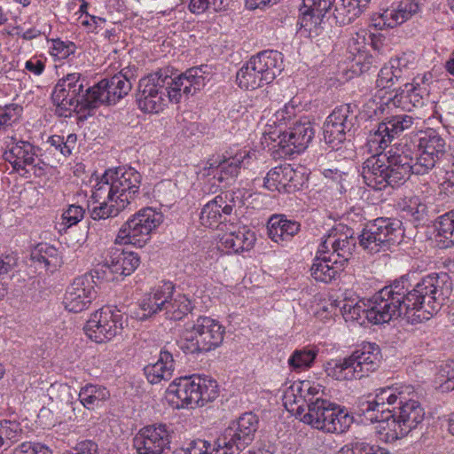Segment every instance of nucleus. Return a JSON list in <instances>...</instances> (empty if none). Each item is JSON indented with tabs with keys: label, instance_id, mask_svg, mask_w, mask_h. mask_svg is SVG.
Masks as SVG:
<instances>
[{
	"label": "nucleus",
	"instance_id": "f257e3e1",
	"mask_svg": "<svg viewBox=\"0 0 454 454\" xmlns=\"http://www.w3.org/2000/svg\"><path fill=\"white\" fill-rule=\"evenodd\" d=\"M450 289L446 273L429 274L416 284H411L409 274L403 275L364 302L356 323L361 326L381 325L399 317L421 323L441 309Z\"/></svg>",
	"mask_w": 454,
	"mask_h": 454
},
{
	"label": "nucleus",
	"instance_id": "f03ea898",
	"mask_svg": "<svg viewBox=\"0 0 454 454\" xmlns=\"http://www.w3.org/2000/svg\"><path fill=\"white\" fill-rule=\"evenodd\" d=\"M450 146L434 129L419 134L417 151L390 149L370 156L363 163L364 183L378 191L403 184L411 174L425 175L449 156Z\"/></svg>",
	"mask_w": 454,
	"mask_h": 454
},
{
	"label": "nucleus",
	"instance_id": "7ed1b4c3",
	"mask_svg": "<svg viewBox=\"0 0 454 454\" xmlns=\"http://www.w3.org/2000/svg\"><path fill=\"white\" fill-rule=\"evenodd\" d=\"M135 81L130 70L122 69L85 89V78L80 73L68 74L58 81L51 92L55 114L67 118L74 111L90 113L103 105H115L130 92Z\"/></svg>",
	"mask_w": 454,
	"mask_h": 454
},
{
	"label": "nucleus",
	"instance_id": "20e7f679",
	"mask_svg": "<svg viewBox=\"0 0 454 454\" xmlns=\"http://www.w3.org/2000/svg\"><path fill=\"white\" fill-rule=\"evenodd\" d=\"M207 66L193 67L176 77L160 69L139 80L136 100L145 113L157 114L164 109L168 101L178 103L183 95L189 97L206 84Z\"/></svg>",
	"mask_w": 454,
	"mask_h": 454
},
{
	"label": "nucleus",
	"instance_id": "39448f33",
	"mask_svg": "<svg viewBox=\"0 0 454 454\" xmlns=\"http://www.w3.org/2000/svg\"><path fill=\"white\" fill-rule=\"evenodd\" d=\"M318 394V388L310 387L309 382H299L285 392L283 399L285 406L295 411L302 422L321 430L322 423L326 421L335 403L317 396Z\"/></svg>",
	"mask_w": 454,
	"mask_h": 454
},
{
	"label": "nucleus",
	"instance_id": "423d86ee",
	"mask_svg": "<svg viewBox=\"0 0 454 454\" xmlns=\"http://www.w3.org/2000/svg\"><path fill=\"white\" fill-rule=\"evenodd\" d=\"M142 319L162 313L165 318L174 321L184 319L195 309L194 301L182 293H176L172 282H163L146 294L139 303Z\"/></svg>",
	"mask_w": 454,
	"mask_h": 454
},
{
	"label": "nucleus",
	"instance_id": "0eeeda50",
	"mask_svg": "<svg viewBox=\"0 0 454 454\" xmlns=\"http://www.w3.org/2000/svg\"><path fill=\"white\" fill-rule=\"evenodd\" d=\"M225 328L216 319L199 316L192 324H187L179 340V348L185 354L202 355L220 347Z\"/></svg>",
	"mask_w": 454,
	"mask_h": 454
},
{
	"label": "nucleus",
	"instance_id": "6e6552de",
	"mask_svg": "<svg viewBox=\"0 0 454 454\" xmlns=\"http://www.w3.org/2000/svg\"><path fill=\"white\" fill-rule=\"evenodd\" d=\"M380 359L379 347L369 343L349 356L327 362L325 369L326 374L336 380H352L375 372L380 367Z\"/></svg>",
	"mask_w": 454,
	"mask_h": 454
},
{
	"label": "nucleus",
	"instance_id": "1a4fd4ad",
	"mask_svg": "<svg viewBox=\"0 0 454 454\" xmlns=\"http://www.w3.org/2000/svg\"><path fill=\"white\" fill-rule=\"evenodd\" d=\"M283 70L282 53L263 51L253 56L237 73L239 86L245 90H255L272 82Z\"/></svg>",
	"mask_w": 454,
	"mask_h": 454
},
{
	"label": "nucleus",
	"instance_id": "9d476101",
	"mask_svg": "<svg viewBox=\"0 0 454 454\" xmlns=\"http://www.w3.org/2000/svg\"><path fill=\"white\" fill-rule=\"evenodd\" d=\"M259 419L253 412H245L232 420L215 442V454H240L254 440Z\"/></svg>",
	"mask_w": 454,
	"mask_h": 454
},
{
	"label": "nucleus",
	"instance_id": "9b49d317",
	"mask_svg": "<svg viewBox=\"0 0 454 454\" xmlns=\"http://www.w3.org/2000/svg\"><path fill=\"white\" fill-rule=\"evenodd\" d=\"M168 393L181 402L182 408L193 409L214 401L218 396V385L211 378L193 374L176 379Z\"/></svg>",
	"mask_w": 454,
	"mask_h": 454
},
{
	"label": "nucleus",
	"instance_id": "f8f14e48",
	"mask_svg": "<svg viewBox=\"0 0 454 454\" xmlns=\"http://www.w3.org/2000/svg\"><path fill=\"white\" fill-rule=\"evenodd\" d=\"M402 222L379 217L368 223L358 236L359 245L370 254L386 251L403 236Z\"/></svg>",
	"mask_w": 454,
	"mask_h": 454
},
{
	"label": "nucleus",
	"instance_id": "ddd939ff",
	"mask_svg": "<svg viewBox=\"0 0 454 454\" xmlns=\"http://www.w3.org/2000/svg\"><path fill=\"white\" fill-rule=\"evenodd\" d=\"M162 222L163 215L160 212L152 207L142 208L123 223L117 239L142 247Z\"/></svg>",
	"mask_w": 454,
	"mask_h": 454
},
{
	"label": "nucleus",
	"instance_id": "4468645a",
	"mask_svg": "<svg viewBox=\"0 0 454 454\" xmlns=\"http://www.w3.org/2000/svg\"><path fill=\"white\" fill-rule=\"evenodd\" d=\"M357 121V106L344 104L334 108L323 127L324 141L332 150H339Z\"/></svg>",
	"mask_w": 454,
	"mask_h": 454
},
{
	"label": "nucleus",
	"instance_id": "2eb2a0df",
	"mask_svg": "<svg viewBox=\"0 0 454 454\" xmlns=\"http://www.w3.org/2000/svg\"><path fill=\"white\" fill-rule=\"evenodd\" d=\"M127 317L121 310L111 307H103L95 311L84 325L86 335L97 343L112 340L123 329Z\"/></svg>",
	"mask_w": 454,
	"mask_h": 454
},
{
	"label": "nucleus",
	"instance_id": "dca6fc26",
	"mask_svg": "<svg viewBox=\"0 0 454 454\" xmlns=\"http://www.w3.org/2000/svg\"><path fill=\"white\" fill-rule=\"evenodd\" d=\"M393 419L387 422V438L402 439L416 429L424 420L425 411L418 401L403 400L398 407L392 409Z\"/></svg>",
	"mask_w": 454,
	"mask_h": 454
},
{
	"label": "nucleus",
	"instance_id": "f3484780",
	"mask_svg": "<svg viewBox=\"0 0 454 454\" xmlns=\"http://www.w3.org/2000/svg\"><path fill=\"white\" fill-rule=\"evenodd\" d=\"M173 428L164 423L144 427L135 435L133 446L137 454H162L169 448Z\"/></svg>",
	"mask_w": 454,
	"mask_h": 454
},
{
	"label": "nucleus",
	"instance_id": "a211bd4d",
	"mask_svg": "<svg viewBox=\"0 0 454 454\" xmlns=\"http://www.w3.org/2000/svg\"><path fill=\"white\" fill-rule=\"evenodd\" d=\"M13 169L23 177H28L31 171L35 176L44 172L45 164L38 160L37 148L27 141L20 140L12 144L4 154Z\"/></svg>",
	"mask_w": 454,
	"mask_h": 454
},
{
	"label": "nucleus",
	"instance_id": "6ab92c4d",
	"mask_svg": "<svg viewBox=\"0 0 454 454\" xmlns=\"http://www.w3.org/2000/svg\"><path fill=\"white\" fill-rule=\"evenodd\" d=\"M106 179L110 180L117 194L115 203L121 208L127 207L139 192L141 175L131 167H118L106 169Z\"/></svg>",
	"mask_w": 454,
	"mask_h": 454
},
{
	"label": "nucleus",
	"instance_id": "aec40b11",
	"mask_svg": "<svg viewBox=\"0 0 454 454\" xmlns=\"http://www.w3.org/2000/svg\"><path fill=\"white\" fill-rule=\"evenodd\" d=\"M94 271L75 278L67 288L65 308L74 313L87 309L97 297Z\"/></svg>",
	"mask_w": 454,
	"mask_h": 454
},
{
	"label": "nucleus",
	"instance_id": "412c9836",
	"mask_svg": "<svg viewBox=\"0 0 454 454\" xmlns=\"http://www.w3.org/2000/svg\"><path fill=\"white\" fill-rule=\"evenodd\" d=\"M307 177L304 169L283 164L271 168L264 177V187L271 192L293 193L300 190Z\"/></svg>",
	"mask_w": 454,
	"mask_h": 454
},
{
	"label": "nucleus",
	"instance_id": "4be33fe9",
	"mask_svg": "<svg viewBox=\"0 0 454 454\" xmlns=\"http://www.w3.org/2000/svg\"><path fill=\"white\" fill-rule=\"evenodd\" d=\"M140 264L139 255L131 251L112 248L106 257L100 269H95L94 273L98 278L106 281L114 280L117 277H110L106 270L113 275L126 277L132 274Z\"/></svg>",
	"mask_w": 454,
	"mask_h": 454
},
{
	"label": "nucleus",
	"instance_id": "5701e85b",
	"mask_svg": "<svg viewBox=\"0 0 454 454\" xmlns=\"http://www.w3.org/2000/svg\"><path fill=\"white\" fill-rule=\"evenodd\" d=\"M249 158L247 151L239 150L235 153L226 151L215 160H209L205 167L206 175H213L219 183L229 184L238 176L239 170L245 167V160Z\"/></svg>",
	"mask_w": 454,
	"mask_h": 454
},
{
	"label": "nucleus",
	"instance_id": "b1692460",
	"mask_svg": "<svg viewBox=\"0 0 454 454\" xmlns=\"http://www.w3.org/2000/svg\"><path fill=\"white\" fill-rule=\"evenodd\" d=\"M334 0H302L303 10L299 18L300 32L308 37L319 35L323 30L324 17Z\"/></svg>",
	"mask_w": 454,
	"mask_h": 454
},
{
	"label": "nucleus",
	"instance_id": "393cba45",
	"mask_svg": "<svg viewBox=\"0 0 454 454\" xmlns=\"http://www.w3.org/2000/svg\"><path fill=\"white\" fill-rule=\"evenodd\" d=\"M315 129L307 118L296 121L288 131L283 132L278 137V146L286 154H294L303 152L312 141Z\"/></svg>",
	"mask_w": 454,
	"mask_h": 454
},
{
	"label": "nucleus",
	"instance_id": "a878e982",
	"mask_svg": "<svg viewBox=\"0 0 454 454\" xmlns=\"http://www.w3.org/2000/svg\"><path fill=\"white\" fill-rule=\"evenodd\" d=\"M233 207L232 195H217L203 207L200 215L201 224L208 228L218 227L219 224L226 226V223L231 221Z\"/></svg>",
	"mask_w": 454,
	"mask_h": 454
},
{
	"label": "nucleus",
	"instance_id": "bb28decb",
	"mask_svg": "<svg viewBox=\"0 0 454 454\" xmlns=\"http://www.w3.org/2000/svg\"><path fill=\"white\" fill-rule=\"evenodd\" d=\"M413 124V118L408 114H396L386 118L378 124L377 129L371 135L370 142L378 144L379 147L385 149L391 141Z\"/></svg>",
	"mask_w": 454,
	"mask_h": 454
},
{
	"label": "nucleus",
	"instance_id": "cd10ccee",
	"mask_svg": "<svg viewBox=\"0 0 454 454\" xmlns=\"http://www.w3.org/2000/svg\"><path fill=\"white\" fill-rule=\"evenodd\" d=\"M419 0H402L386 9L380 16V20L375 24L380 29L383 27H395L410 20L420 11Z\"/></svg>",
	"mask_w": 454,
	"mask_h": 454
},
{
	"label": "nucleus",
	"instance_id": "c85d7f7f",
	"mask_svg": "<svg viewBox=\"0 0 454 454\" xmlns=\"http://www.w3.org/2000/svg\"><path fill=\"white\" fill-rule=\"evenodd\" d=\"M226 233L222 238V245L229 252L240 253L251 250L255 243L256 237L253 231L246 225L226 224Z\"/></svg>",
	"mask_w": 454,
	"mask_h": 454
},
{
	"label": "nucleus",
	"instance_id": "c756f323",
	"mask_svg": "<svg viewBox=\"0 0 454 454\" xmlns=\"http://www.w3.org/2000/svg\"><path fill=\"white\" fill-rule=\"evenodd\" d=\"M176 367V361L171 347L165 345L160 350L157 362L144 368L145 375L151 384H157L162 380H168Z\"/></svg>",
	"mask_w": 454,
	"mask_h": 454
},
{
	"label": "nucleus",
	"instance_id": "7c9ffc66",
	"mask_svg": "<svg viewBox=\"0 0 454 454\" xmlns=\"http://www.w3.org/2000/svg\"><path fill=\"white\" fill-rule=\"evenodd\" d=\"M268 236L276 242L288 241L301 230L300 223L285 218L282 215H272L267 223Z\"/></svg>",
	"mask_w": 454,
	"mask_h": 454
},
{
	"label": "nucleus",
	"instance_id": "2f4dec72",
	"mask_svg": "<svg viewBox=\"0 0 454 454\" xmlns=\"http://www.w3.org/2000/svg\"><path fill=\"white\" fill-rule=\"evenodd\" d=\"M110 396V391L105 386L92 383L82 387L78 394L80 403L89 411L102 408Z\"/></svg>",
	"mask_w": 454,
	"mask_h": 454
},
{
	"label": "nucleus",
	"instance_id": "473e14b6",
	"mask_svg": "<svg viewBox=\"0 0 454 454\" xmlns=\"http://www.w3.org/2000/svg\"><path fill=\"white\" fill-rule=\"evenodd\" d=\"M435 242L440 249L454 247V209L438 216L434 222Z\"/></svg>",
	"mask_w": 454,
	"mask_h": 454
},
{
	"label": "nucleus",
	"instance_id": "72a5a7b5",
	"mask_svg": "<svg viewBox=\"0 0 454 454\" xmlns=\"http://www.w3.org/2000/svg\"><path fill=\"white\" fill-rule=\"evenodd\" d=\"M371 0H340L335 5L333 16L340 25H347L358 18Z\"/></svg>",
	"mask_w": 454,
	"mask_h": 454
},
{
	"label": "nucleus",
	"instance_id": "f704fd0d",
	"mask_svg": "<svg viewBox=\"0 0 454 454\" xmlns=\"http://www.w3.org/2000/svg\"><path fill=\"white\" fill-rule=\"evenodd\" d=\"M342 270L341 262L331 257H323L317 255L311 265L310 271L312 278L320 282L330 283Z\"/></svg>",
	"mask_w": 454,
	"mask_h": 454
},
{
	"label": "nucleus",
	"instance_id": "c9c22d12",
	"mask_svg": "<svg viewBox=\"0 0 454 454\" xmlns=\"http://www.w3.org/2000/svg\"><path fill=\"white\" fill-rule=\"evenodd\" d=\"M420 90L411 83H404V88H399L393 98H389L387 102H390L397 107H402L411 111V106L419 107L424 105L423 96L420 94Z\"/></svg>",
	"mask_w": 454,
	"mask_h": 454
},
{
	"label": "nucleus",
	"instance_id": "e433bc0d",
	"mask_svg": "<svg viewBox=\"0 0 454 454\" xmlns=\"http://www.w3.org/2000/svg\"><path fill=\"white\" fill-rule=\"evenodd\" d=\"M353 423V417L340 405L335 403L325 422L322 423L321 430L327 433L342 434Z\"/></svg>",
	"mask_w": 454,
	"mask_h": 454
},
{
	"label": "nucleus",
	"instance_id": "4c0bfd02",
	"mask_svg": "<svg viewBox=\"0 0 454 454\" xmlns=\"http://www.w3.org/2000/svg\"><path fill=\"white\" fill-rule=\"evenodd\" d=\"M359 413L366 421L379 423L380 427L387 432V422L392 420L394 411L388 407L374 405L372 401L363 402L359 406Z\"/></svg>",
	"mask_w": 454,
	"mask_h": 454
},
{
	"label": "nucleus",
	"instance_id": "58836bf2",
	"mask_svg": "<svg viewBox=\"0 0 454 454\" xmlns=\"http://www.w3.org/2000/svg\"><path fill=\"white\" fill-rule=\"evenodd\" d=\"M413 392L411 386H402V387H387L377 390L376 395L372 402L376 406H381V408L394 405L398 401V404L405 400V394H411Z\"/></svg>",
	"mask_w": 454,
	"mask_h": 454
},
{
	"label": "nucleus",
	"instance_id": "ea45409f",
	"mask_svg": "<svg viewBox=\"0 0 454 454\" xmlns=\"http://www.w3.org/2000/svg\"><path fill=\"white\" fill-rule=\"evenodd\" d=\"M30 258L34 262L43 264L45 269H56L61 264L59 250L47 243L38 244L31 251Z\"/></svg>",
	"mask_w": 454,
	"mask_h": 454
},
{
	"label": "nucleus",
	"instance_id": "a19ab883",
	"mask_svg": "<svg viewBox=\"0 0 454 454\" xmlns=\"http://www.w3.org/2000/svg\"><path fill=\"white\" fill-rule=\"evenodd\" d=\"M402 213L403 217L413 222L416 226L424 225L428 220L427 207L417 196H412L404 200Z\"/></svg>",
	"mask_w": 454,
	"mask_h": 454
},
{
	"label": "nucleus",
	"instance_id": "79ce46f5",
	"mask_svg": "<svg viewBox=\"0 0 454 454\" xmlns=\"http://www.w3.org/2000/svg\"><path fill=\"white\" fill-rule=\"evenodd\" d=\"M317 356V350L314 348L304 347L295 349L288 358L287 364L292 371L300 372L310 368Z\"/></svg>",
	"mask_w": 454,
	"mask_h": 454
},
{
	"label": "nucleus",
	"instance_id": "37998d69",
	"mask_svg": "<svg viewBox=\"0 0 454 454\" xmlns=\"http://www.w3.org/2000/svg\"><path fill=\"white\" fill-rule=\"evenodd\" d=\"M106 170L101 176L100 180L96 184L92 192V199L95 202L99 201H110L114 202L117 198V194L114 191L113 183L106 179Z\"/></svg>",
	"mask_w": 454,
	"mask_h": 454
},
{
	"label": "nucleus",
	"instance_id": "c03bdc74",
	"mask_svg": "<svg viewBox=\"0 0 454 454\" xmlns=\"http://www.w3.org/2000/svg\"><path fill=\"white\" fill-rule=\"evenodd\" d=\"M337 454H389L381 447L371 445L363 441H355L344 445Z\"/></svg>",
	"mask_w": 454,
	"mask_h": 454
},
{
	"label": "nucleus",
	"instance_id": "a18cd8bd",
	"mask_svg": "<svg viewBox=\"0 0 454 454\" xmlns=\"http://www.w3.org/2000/svg\"><path fill=\"white\" fill-rule=\"evenodd\" d=\"M21 113L22 107L17 104H9L0 107V133L12 128L20 120Z\"/></svg>",
	"mask_w": 454,
	"mask_h": 454
},
{
	"label": "nucleus",
	"instance_id": "49530a36",
	"mask_svg": "<svg viewBox=\"0 0 454 454\" xmlns=\"http://www.w3.org/2000/svg\"><path fill=\"white\" fill-rule=\"evenodd\" d=\"M389 62L395 69L397 76L403 80L409 71L415 67L416 56L413 52H403L401 55L392 58Z\"/></svg>",
	"mask_w": 454,
	"mask_h": 454
},
{
	"label": "nucleus",
	"instance_id": "de8ad7c7",
	"mask_svg": "<svg viewBox=\"0 0 454 454\" xmlns=\"http://www.w3.org/2000/svg\"><path fill=\"white\" fill-rule=\"evenodd\" d=\"M99 205L93 207L91 218L93 220H105L117 216L125 208H121L119 203H110V201H99Z\"/></svg>",
	"mask_w": 454,
	"mask_h": 454
},
{
	"label": "nucleus",
	"instance_id": "09e8293b",
	"mask_svg": "<svg viewBox=\"0 0 454 454\" xmlns=\"http://www.w3.org/2000/svg\"><path fill=\"white\" fill-rule=\"evenodd\" d=\"M438 379L442 381L439 387L442 392L454 390V360L441 364Z\"/></svg>",
	"mask_w": 454,
	"mask_h": 454
},
{
	"label": "nucleus",
	"instance_id": "8fccbe9b",
	"mask_svg": "<svg viewBox=\"0 0 454 454\" xmlns=\"http://www.w3.org/2000/svg\"><path fill=\"white\" fill-rule=\"evenodd\" d=\"M395 69L392 67L390 62L384 65L378 74L376 81L377 87L381 89H391L397 82L402 80L400 76H397Z\"/></svg>",
	"mask_w": 454,
	"mask_h": 454
},
{
	"label": "nucleus",
	"instance_id": "3c124183",
	"mask_svg": "<svg viewBox=\"0 0 454 454\" xmlns=\"http://www.w3.org/2000/svg\"><path fill=\"white\" fill-rule=\"evenodd\" d=\"M329 232V243L334 245L337 243L340 245V242L351 240V239H358V237L356 238L355 236V231L352 228L342 224L338 223L335 224L332 229L328 231Z\"/></svg>",
	"mask_w": 454,
	"mask_h": 454
},
{
	"label": "nucleus",
	"instance_id": "603ef678",
	"mask_svg": "<svg viewBox=\"0 0 454 454\" xmlns=\"http://www.w3.org/2000/svg\"><path fill=\"white\" fill-rule=\"evenodd\" d=\"M367 35L368 33L365 30H360L356 32L351 35L348 43V49L349 52L353 55L356 53H361L365 51L367 45ZM371 34L369 35V38L372 40V43L376 47V44L372 42L371 38Z\"/></svg>",
	"mask_w": 454,
	"mask_h": 454
},
{
	"label": "nucleus",
	"instance_id": "864d4df0",
	"mask_svg": "<svg viewBox=\"0 0 454 454\" xmlns=\"http://www.w3.org/2000/svg\"><path fill=\"white\" fill-rule=\"evenodd\" d=\"M356 246V239L340 242V245L335 243L333 245V255L336 254V256L340 259L339 262H341L343 264L351 258Z\"/></svg>",
	"mask_w": 454,
	"mask_h": 454
},
{
	"label": "nucleus",
	"instance_id": "5fc2aeb1",
	"mask_svg": "<svg viewBox=\"0 0 454 454\" xmlns=\"http://www.w3.org/2000/svg\"><path fill=\"white\" fill-rule=\"evenodd\" d=\"M12 454H52V451L45 444L25 442L15 448Z\"/></svg>",
	"mask_w": 454,
	"mask_h": 454
},
{
	"label": "nucleus",
	"instance_id": "6e6d98bb",
	"mask_svg": "<svg viewBox=\"0 0 454 454\" xmlns=\"http://www.w3.org/2000/svg\"><path fill=\"white\" fill-rule=\"evenodd\" d=\"M76 46L72 42H64L60 39L52 40L51 54L58 59H67L75 51Z\"/></svg>",
	"mask_w": 454,
	"mask_h": 454
},
{
	"label": "nucleus",
	"instance_id": "4d7b16f0",
	"mask_svg": "<svg viewBox=\"0 0 454 454\" xmlns=\"http://www.w3.org/2000/svg\"><path fill=\"white\" fill-rule=\"evenodd\" d=\"M0 421L12 444L22 439L24 430L20 421L16 419H2Z\"/></svg>",
	"mask_w": 454,
	"mask_h": 454
},
{
	"label": "nucleus",
	"instance_id": "13d9d810",
	"mask_svg": "<svg viewBox=\"0 0 454 454\" xmlns=\"http://www.w3.org/2000/svg\"><path fill=\"white\" fill-rule=\"evenodd\" d=\"M210 443L204 440H195L189 443L186 448H180L174 450L173 454H209Z\"/></svg>",
	"mask_w": 454,
	"mask_h": 454
},
{
	"label": "nucleus",
	"instance_id": "bf43d9fd",
	"mask_svg": "<svg viewBox=\"0 0 454 454\" xmlns=\"http://www.w3.org/2000/svg\"><path fill=\"white\" fill-rule=\"evenodd\" d=\"M85 210L77 205H70L62 214L63 223L68 227L77 224L84 216Z\"/></svg>",
	"mask_w": 454,
	"mask_h": 454
},
{
	"label": "nucleus",
	"instance_id": "052dcab7",
	"mask_svg": "<svg viewBox=\"0 0 454 454\" xmlns=\"http://www.w3.org/2000/svg\"><path fill=\"white\" fill-rule=\"evenodd\" d=\"M364 301L353 302L346 301L340 308L343 317L346 321L357 322L360 312H364Z\"/></svg>",
	"mask_w": 454,
	"mask_h": 454
},
{
	"label": "nucleus",
	"instance_id": "680f3d73",
	"mask_svg": "<svg viewBox=\"0 0 454 454\" xmlns=\"http://www.w3.org/2000/svg\"><path fill=\"white\" fill-rule=\"evenodd\" d=\"M17 265V257L13 254L0 255V276L7 274Z\"/></svg>",
	"mask_w": 454,
	"mask_h": 454
},
{
	"label": "nucleus",
	"instance_id": "e2e57ef3",
	"mask_svg": "<svg viewBox=\"0 0 454 454\" xmlns=\"http://www.w3.org/2000/svg\"><path fill=\"white\" fill-rule=\"evenodd\" d=\"M211 9L210 0H190L189 10L195 14H200Z\"/></svg>",
	"mask_w": 454,
	"mask_h": 454
},
{
	"label": "nucleus",
	"instance_id": "0e129e2a",
	"mask_svg": "<svg viewBox=\"0 0 454 454\" xmlns=\"http://www.w3.org/2000/svg\"><path fill=\"white\" fill-rule=\"evenodd\" d=\"M295 114V108L293 105H285L283 108L277 111L275 116L278 121H286L291 120Z\"/></svg>",
	"mask_w": 454,
	"mask_h": 454
},
{
	"label": "nucleus",
	"instance_id": "69168bd1",
	"mask_svg": "<svg viewBox=\"0 0 454 454\" xmlns=\"http://www.w3.org/2000/svg\"><path fill=\"white\" fill-rule=\"evenodd\" d=\"M44 63L38 59H29L25 64V68L35 75L41 74L44 70Z\"/></svg>",
	"mask_w": 454,
	"mask_h": 454
},
{
	"label": "nucleus",
	"instance_id": "338daca9",
	"mask_svg": "<svg viewBox=\"0 0 454 454\" xmlns=\"http://www.w3.org/2000/svg\"><path fill=\"white\" fill-rule=\"evenodd\" d=\"M76 140H77V137L75 134H69L67 137V138L65 140V145H63L64 152H65L64 153L65 157H67L72 153V152L75 146Z\"/></svg>",
	"mask_w": 454,
	"mask_h": 454
},
{
	"label": "nucleus",
	"instance_id": "774afa93",
	"mask_svg": "<svg viewBox=\"0 0 454 454\" xmlns=\"http://www.w3.org/2000/svg\"><path fill=\"white\" fill-rule=\"evenodd\" d=\"M48 143L53 146L56 150H59L60 153L64 156V146L65 145V139L63 137L53 135L49 137Z\"/></svg>",
	"mask_w": 454,
	"mask_h": 454
}]
</instances>
